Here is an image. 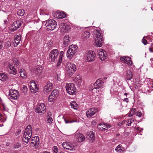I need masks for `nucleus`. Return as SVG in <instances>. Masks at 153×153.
<instances>
[{
    "label": "nucleus",
    "mask_w": 153,
    "mask_h": 153,
    "mask_svg": "<svg viewBox=\"0 0 153 153\" xmlns=\"http://www.w3.org/2000/svg\"><path fill=\"white\" fill-rule=\"evenodd\" d=\"M94 45L97 47H100L103 42L102 36L100 32L98 30L95 31L94 35Z\"/></svg>",
    "instance_id": "f257e3e1"
},
{
    "label": "nucleus",
    "mask_w": 153,
    "mask_h": 153,
    "mask_svg": "<svg viewBox=\"0 0 153 153\" xmlns=\"http://www.w3.org/2000/svg\"><path fill=\"white\" fill-rule=\"evenodd\" d=\"M65 70L66 74L69 76H71L76 71V66L73 63H67Z\"/></svg>",
    "instance_id": "f03ea898"
},
{
    "label": "nucleus",
    "mask_w": 153,
    "mask_h": 153,
    "mask_svg": "<svg viewBox=\"0 0 153 153\" xmlns=\"http://www.w3.org/2000/svg\"><path fill=\"white\" fill-rule=\"evenodd\" d=\"M32 135V128L31 126L28 125L26 128L24 133L23 141L26 143L28 142L29 140Z\"/></svg>",
    "instance_id": "7ed1b4c3"
},
{
    "label": "nucleus",
    "mask_w": 153,
    "mask_h": 153,
    "mask_svg": "<svg viewBox=\"0 0 153 153\" xmlns=\"http://www.w3.org/2000/svg\"><path fill=\"white\" fill-rule=\"evenodd\" d=\"M42 25L46 27V29L50 30H53L56 28L57 23L53 19H50L43 22Z\"/></svg>",
    "instance_id": "20e7f679"
},
{
    "label": "nucleus",
    "mask_w": 153,
    "mask_h": 153,
    "mask_svg": "<svg viewBox=\"0 0 153 153\" xmlns=\"http://www.w3.org/2000/svg\"><path fill=\"white\" fill-rule=\"evenodd\" d=\"M95 56L96 54L94 51H87L84 56V58L87 62H91L94 61Z\"/></svg>",
    "instance_id": "39448f33"
},
{
    "label": "nucleus",
    "mask_w": 153,
    "mask_h": 153,
    "mask_svg": "<svg viewBox=\"0 0 153 153\" xmlns=\"http://www.w3.org/2000/svg\"><path fill=\"white\" fill-rule=\"evenodd\" d=\"M78 47L76 45H72L70 46L67 51L66 55L69 59L71 58L77 52Z\"/></svg>",
    "instance_id": "423d86ee"
},
{
    "label": "nucleus",
    "mask_w": 153,
    "mask_h": 153,
    "mask_svg": "<svg viewBox=\"0 0 153 153\" xmlns=\"http://www.w3.org/2000/svg\"><path fill=\"white\" fill-rule=\"evenodd\" d=\"M59 55V51L57 49L51 50L49 53V60L51 62H56Z\"/></svg>",
    "instance_id": "0eeeda50"
},
{
    "label": "nucleus",
    "mask_w": 153,
    "mask_h": 153,
    "mask_svg": "<svg viewBox=\"0 0 153 153\" xmlns=\"http://www.w3.org/2000/svg\"><path fill=\"white\" fill-rule=\"evenodd\" d=\"M65 88L67 92L69 94L73 95L75 94L76 89L74 84L72 83L66 84L65 85Z\"/></svg>",
    "instance_id": "6e6552de"
},
{
    "label": "nucleus",
    "mask_w": 153,
    "mask_h": 153,
    "mask_svg": "<svg viewBox=\"0 0 153 153\" xmlns=\"http://www.w3.org/2000/svg\"><path fill=\"white\" fill-rule=\"evenodd\" d=\"M19 95L18 91L13 89L9 90V94L8 97L9 99L13 100H16Z\"/></svg>",
    "instance_id": "1a4fd4ad"
},
{
    "label": "nucleus",
    "mask_w": 153,
    "mask_h": 153,
    "mask_svg": "<svg viewBox=\"0 0 153 153\" xmlns=\"http://www.w3.org/2000/svg\"><path fill=\"white\" fill-rule=\"evenodd\" d=\"M30 90L32 93H35L38 91L39 88L36 82L33 80H31L29 84Z\"/></svg>",
    "instance_id": "9d476101"
},
{
    "label": "nucleus",
    "mask_w": 153,
    "mask_h": 153,
    "mask_svg": "<svg viewBox=\"0 0 153 153\" xmlns=\"http://www.w3.org/2000/svg\"><path fill=\"white\" fill-rule=\"evenodd\" d=\"M35 111L39 114H43L46 111V107L43 103L38 104L35 109Z\"/></svg>",
    "instance_id": "9b49d317"
},
{
    "label": "nucleus",
    "mask_w": 153,
    "mask_h": 153,
    "mask_svg": "<svg viewBox=\"0 0 153 153\" xmlns=\"http://www.w3.org/2000/svg\"><path fill=\"white\" fill-rule=\"evenodd\" d=\"M62 146L64 149L70 151L74 150L76 149L75 146L69 142H65L63 143Z\"/></svg>",
    "instance_id": "f8f14e48"
},
{
    "label": "nucleus",
    "mask_w": 153,
    "mask_h": 153,
    "mask_svg": "<svg viewBox=\"0 0 153 153\" xmlns=\"http://www.w3.org/2000/svg\"><path fill=\"white\" fill-rule=\"evenodd\" d=\"M97 52L100 59L102 61L105 60L106 58L107 53L106 51L102 49L97 50Z\"/></svg>",
    "instance_id": "ddd939ff"
},
{
    "label": "nucleus",
    "mask_w": 153,
    "mask_h": 153,
    "mask_svg": "<svg viewBox=\"0 0 153 153\" xmlns=\"http://www.w3.org/2000/svg\"><path fill=\"white\" fill-rule=\"evenodd\" d=\"M59 27L61 31L63 33L67 32L70 29V27L69 26L64 23H61Z\"/></svg>",
    "instance_id": "4468645a"
},
{
    "label": "nucleus",
    "mask_w": 153,
    "mask_h": 153,
    "mask_svg": "<svg viewBox=\"0 0 153 153\" xmlns=\"http://www.w3.org/2000/svg\"><path fill=\"white\" fill-rule=\"evenodd\" d=\"M75 138L77 142L81 143L84 140L85 137L83 134L80 133H77L75 134Z\"/></svg>",
    "instance_id": "2eb2a0df"
},
{
    "label": "nucleus",
    "mask_w": 153,
    "mask_h": 153,
    "mask_svg": "<svg viewBox=\"0 0 153 153\" xmlns=\"http://www.w3.org/2000/svg\"><path fill=\"white\" fill-rule=\"evenodd\" d=\"M73 81L77 86H80L82 83V77L80 75H76L74 78Z\"/></svg>",
    "instance_id": "dca6fc26"
},
{
    "label": "nucleus",
    "mask_w": 153,
    "mask_h": 153,
    "mask_svg": "<svg viewBox=\"0 0 153 153\" xmlns=\"http://www.w3.org/2000/svg\"><path fill=\"white\" fill-rule=\"evenodd\" d=\"M120 59L123 63H125L129 66H131L132 64V62L130 60V58L128 57L125 56L122 57Z\"/></svg>",
    "instance_id": "f3484780"
},
{
    "label": "nucleus",
    "mask_w": 153,
    "mask_h": 153,
    "mask_svg": "<svg viewBox=\"0 0 153 153\" xmlns=\"http://www.w3.org/2000/svg\"><path fill=\"white\" fill-rule=\"evenodd\" d=\"M97 111V109L96 108H91L86 112V115L88 117H91L94 115Z\"/></svg>",
    "instance_id": "a211bd4d"
},
{
    "label": "nucleus",
    "mask_w": 153,
    "mask_h": 153,
    "mask_svg": "<svg viewBox=\"0 0 153 153\" xmlns=\"http://www.w3.org/2000/svg\"><path fill=\"white\" fill-rule=\"evenodd\" d=\"M42 72V68L40 65H38L35 67L33 70V72L36 76H39Z\"/></svg>",
    "instance_id": "6ab92c4d"
},
{
    "label": "nucleus",
    "mask_w": 153,
    "mask_h": 153,
    "mask_svg": "<svg viewBox=\"0 0 153 153\" xmlns=\"http://www.w3.org/2000/svg\"><path fill=\"white\" fill-rule=\"evenodd\" d=\"M103 82L99 79H97L94 84V87L96 89L102 88L103 86Z\"/></svg>",
    "instance_id": "aec40b11"
},
{
    "label": "nucleus",
    "mask_w": 153,
    "mask_h": 153,
    "mask_svg": "<svg viewBox=\"0 0 153 153\" xmlns=\"http://www.w3.org/2000/svg\"><path fill=\"white\" fill-rule=\"evenodd\" d=\"M8 71L9 73L10 74L15 75L16 74L17 71L16 68L12 66L10 63L8 64Z\"/></svg>",
    "instance_id": "412c9836"
},
{
    "label": "nucleus",
    "mask_w": 153,
    "mask_h": 153,
    "mask_svg": "<svg viewBox=\"0 0 153 153\" xmlns=\"http://www.w3.org/2000/svg\"><path fill=\"white\" fill-rule=\"evenodd\" d=\"M39 138L37 136L32 137L31 138V146H36L39 143Z\"/></svg>",
    "instance_id": "4be33fe9"
},
{
    "label": "nucleus",
    "mask_w": 153,
    "mask_h": 153,
    "mask_svg": "<svg viewBox=\"0 0 153 153\" xmlns=\"http://www.w3.org/2000/svg\"><path fill=\"white\" fill-rule=\"evenodd\" d=\"M111 127V126L109 125L105 124V123L100 124L98 126V128L101 131H105Z\"/></svg>",
    "instance_id": "5701e85b"
},
{
    "label": "nucleus",
    "mask_w": 153,
    "mask_h": 153,
    "mask_svg": "<svg viewBox=\"0 0 153 153\" xmlns=\"http://www.w3.org/2000/svg\"><path fill=\"white\" fill-rule=\"evenodd\" d=\"M69 43V37L68 35H66L64 37L63 39V45L66 47Z\"/></svg>",
    "instance_id": "b1692460"
},
{
    "label": "nucleus",
    "mask_w": 153,
    "mask_h": 153,
    "mask_svg": "<svg viewBox=\"0 0 153 153\" xmlns=\"http://www.w3.org/2000/svg\"><path fill=\"white\" fill-rule=\"evenodd\" d=\"M52 84L50 82H48L44 88V90L46 92L51 91L52 89Z\"/></svg>",
    "instance_id": "393cba45"
},
{
    "label": "nucleus",
    "mask_w": 153,
    "mask_h": 153,
    "mask_svg": "<svg viewBox=\"0 0 153 153\" xmlns=\"http://www.w3.org/2000/svg\"><path fill=\"white\" fill-rule=\"evenodd\" d=\"M90 35V33L89 31H85L82 36V38L83 41L86 40L89 38Z\"/></svg>",
    "instance_id": "a878e982"
},
{
    "label": "nucleus",
    "mask_w": 153,
    "mask_h": 153,
    "mask_svg": "<svg viewBox=\"0 0 153 153\" xmlns=\"http://www.w3.org/2000/svg\"><path fill=\"white\" fill-rule=\"evenodd\" d=\"M8 78L7 75L4 73H0V80L3 81H7Z\"/></svg>",
    "instance_id": "bb28decb"
},
{
    "label": "nucleus",
    "mask_w": 153,
    "mask_h": 153,
    "mask_svg": "<svg viewBox=\"0 0 153 153\" xmlns=\"http://www.w3.org/2000/svg\"><path fill=\"white\" fill-rule=\"evenodd\" d=\"M21 36L20 35H15L14 38V41L15 44H16V46H17L20 43L21 41Z\"/></svg>",
    "instance_id": "cd10ccee"
},
{
    "label": "nucleus",
    "mask_w": 153,
    "mask_h": 153,
    "mask_svg": "<svg viewBox=\"0 0 153 153\" xmlns=\"http://www.w3.org/2000/svg\"><path fill=\"white\" fill-rule=\"evenodd\" d=\"M115 150L117 152L122 153L125 151V149L121 145H119L116 147Z\"/></svg>",
    "instance_id": "c85d7f7f"
},
{
    "label": "nucleus",
    "mask_w": 153,
    "mask_h": 153,
    "mask_svg": "<svg viewBox=\"0 0 153 153\" xmlns=\"http://www.w3.org/2000/svg\"><path fill=\"white\" fill-rule=\"evenodd\" d=\"M20 75L21 77L23 78H26L27 77V74L26 71L23 69L20 70L19 71Z\"/></svg>",
    "instance_id": "c756f323"
},
{
    "label": "nucleus",
    "mask_w": 153,
    "mask_h": 153,
    "mask_svg": "<svg viewBox=\"0 0 153 153\" xmlns=\"http://www.w3.org/2000/svg\"><path fill=\"white\" fill-rule=\"evenodd\" d=\"M88 135L89 137L90 140L92 142H93L95 139V136L93 132L90 131L88 132Z\"/></svg>",
    "instance_id": "7c9ffc66"
},
{
    "label": "nucleus",
    "mask_w": 153,
    "mask_h": 153,
    "mask_svg": "<svg viewBox=\"0 0 153 153\" xmlns=\"http://www.w3.org/2000/svg\"><path fill=\"white\" fill-rule=\"evenodd\" d=\"M63 51H61L59 53V58L58 59V60L57 62V65L58 66L61 63L62 61V55L63 54Z\"/></svg>",
    "instance_id": "2f4dec72"
},
{
    "label": "nucleus",
    "mask_w": 153,
    "mask_h": 153,
    "mask_svg": "<svg viewBox=\"0 0 153 153\" xmlns=\"http://www.w3.org/2000/svg\"><path fill=\"white\" fill-rule=\"evenodd\" d=\"M21 21L19 20L15 21L14 22L12 25L18 29L21 26Z\"/></svg>",
    "instance_id": "473e14b6"
},
{
    "label": "nucleus",
    "mask_w": 153,
    "mask_h": 153,
    "mask_svg": "<svg viewBox=\"0 0 153 153\" xmlns=\"http://www.w3.org/2000/svg\"><path fill=\"white\" fill-rule=\"evenodd\" d=\"M132 77V73L130 71L128 70L127 71L126 78L128 80H129L131 79Z\"/></svg>",
    "instance_id": "72a5a7b5"
},
{
    "label": "nucleus",
    "mask_w": 153,
    "mask_h": 153,
    "mask_svg": "<svg viewBox=\"0 0 153 153\" xmlns=\"http://www.w3.org/2000/svg\"><path fill=\"white\" fill-rule=\"evenodd\" d=\"M59 94V91L57 89H54L52 92L51 95L56 98L58 97Z\"/></svg>",
    "instance_id": "f704fd0d"
},
{
    "label": "nucleus",
    "mask_w": 153,
    "mask_h": 153,
    "mask_svg": "<svg viewBox=\"0 0 153 153\" xmlns=\"http://www.w3.org/2000/svg\"><path fill=\"white\" fill-rule=\"evenodd\" d=\"M44 46L45 47H47L48 49L50 48L52 46V42L50 40L47 41V42L45 44Z\"/></svg>",
    "instance_id": "c9c22d12"
},
{
    "label": "nucleus",
    "mask_w": 153,
    "mask_h": 153,
    "mask_svg": "<svg viewBox=\"0 0 153 153\" xmlns=\"http://www.w3.org/2000/svg\"><path fill=\"white\" fill-rule=\"evenodd\" d=\"M70 105L72 108H73L74 109H77L78 105L77 103L75 102H71Z\"/></svg>",
    "instance_id": "e433bc0d"
},
{
    "label": "nucleus",
    "mask_w": 153,
    "mask_h": 153,
    "mask_svg": "<svg viewBox=\"0 0 153 153\" xmlns=\"http://www.w3.org/2000/svg\"><path fill=\"white\" fill-rule=\"evenodd\" d=\"M63 119H64L65 123H73L74 122H76V121H70V118L69 117H68L66 118H65L64 117H63Z\"/></svg>",
    "instance_id": "4c0bfd02"
},
{
    "label": "nucleus",
    "mask_w": 153,
    "mask_h": 153,
    "mask_svg": "<svg viewBox=\"0 0 153 153\" xmlns=\"http://www.w3.org/2000/svg\"><path fill=\"white\" fill-rule=\"evenodd\" d=\"M25 11L23 9H19L17 11V14L20 16H22L25 14Z\"/></svg>",
    "instance_id": "58836bf2"
},
{
    "label": "nucleus",
    "mask_w": 153,
    "mask_h": 153,
    "mask_svg": "<svg viewBox=\"0 0 153 153\" xmlns=\"http://www.w3.org/2000/svg\"><path fill=\"white\" fill-rule=\"evenodd\" d=\"M66 17V15L63 12H61L58 14V18L59 19H62Z\"/></svg>",
    "instance_id": "ea45409f"
},
{
    "label": "nucleus",
    "mask_w": 153,
    "mask_h": 153,
    "mask_svg": "<svg viewBox=\"0 0 153 153\" xmlns=\"http://www.w3.org/2000/svg\"><path fill=\"white\" fill-rule=\"evenodd\" d=\"M56 98V97H54L51 94L48 97V101L49 102H53Z\"/></svg>",
    "instance_id": "a19ab883"
},
{
    "label": "nucleus",
    "mask_w": 153,
    "mask_h": 153,
    "mask_svg": "<svg viewBox=\"0 0 153 153\" xmlns=\"http://www.w3.org/2000/svg\"><path fill=\"white\" fill-rule=\"evenodd\" d=\"M6 120V117L4 116H3V115L0 114V122H4Z\"/></svg>",
    "instance_id": "79ce46f5"
},
{
    "label": "nucleus",
    "mask_w": 153,
    "mask_h": 153,
    "mask_svg": "<svg viewBox=\"0 0 153 153\" xmlns=\"http://www.w3.org/2000/svg\"><path fill=\"white\" fill-rule=\"evenodd\" d=\"M134 121V120L133 119H129L128 120L127 123L126 125L128 126H130L131 123Z\"/></svg>",
    "instance_id": "37998d69"
},
{
    "label": "nucleus",
    "mask_w": 153,
    "mask_h": 153,
    "mask_svg": "<svg viewBox=\"0 0 153 153\" xmlns=\"http://www.w3.org/2000/svg\"><path fill=\"white\" fill-rule=\"evenodd\" d=\"M135 111V109L134 108H132L128 116L130 117L132 116L134 114Z\"/></svg>",
    "instance_id": "c03bdc74"
},
{
    "label": "nucleus",
    "mask_w": 153,
    "mask_h": 153,
    "mask_svg": "<svg viewBox=\"0 0 153 153\" xmlns=\"http://www.w3.org/2000/svg\"><path fill=\"white\" fill-rule=\"evenodd\" d=\"M47 123L49 124V125H51L53 121V119L51 117H49L47 120Z\"/></svg>",
    "instance_id": "a18cd8bd"
},
{
    "label": "nucleus",
    "mask_w": 153,
    "mask_h": 153,
    "mask_svg": "<svg viewBox=\"0 0 153 153\" xmlns=\"http://www.w3.org/2000/svg\"><path fill=\"white\" fill-rule=\"evenodd\" d=\"M21 146L20 143H17L13 145L14 148L15 149H18Z\"/></svg>",
    "instance_id": "49530a36"
},
{
    "label": "nucleus",
    "mask_w": 153,
    "mask_h": 153,
    "mask_svg": "<svg viewBox=\"0 0 153 153\" xmlns=\"http://www.w3.org/2000/svg\"><path fill=\"white\" fill-rule=\"evenodd\" d=\"M18 28L15 27L12 24L11 26V27L10 30L11 31H14L17 30Z\"/></svg>",
    "instance_id": "de8ad7c7"
},
{
    "label": "nucleus",
    "mask_w": 153,
    "mask_h": 153,
    "mask_svg": "<svg viewBox=\"0 0 153 153\" xmlns=\"http://www.w3.org/2000/svg\"><path fill=\"white\" fill-rule=\"evenodd\" d=\"M13 62L16 65H19V62L18 61L17 59L14 58L13 59Z\"/></svg>",
    "instance_id": "09e8293b"
},
{
    "label": "nucleus",
    "mask_w": 153,
    "mask_h": 153,
    "mask_svg": "<svg viewBox=\"0 0 153 153\" xmlns=\"http://www.w3.org/2000/svg\"><path fill=\"white\" fill-rule=\"evenodd\" d=\"M54 153H58V149L57 146H54L53 148Z\"/></svg>",
    "instance_id": "8fccbe9b"
},
{
    "label": "nucleus",
    "mask_w": 153,
    "mask_h": 153,
    "mask_svg": "<svg viewBox=\"0 0 153 153\" xmlns=\"http://www.w3.org/2000/svg\"><path fill=\"white\" fill-rule=\"evenodd\" d=\"M142 115V113H141L140 111H138L136 113V115L139 117H141Z\"/></svg>",
    "instance_id": "3c124183"
},
{
    "label": "nucleus",
    "mask_w": 153,
    "mask_h": 153,
    "mask_svg": "<svg viewBox=\"0 0 153 153\" xmlns=\"http://www.w3.org/2000/svg\"><path fill=\"white\" fill-rule=\"evenodd\" d=\"M145 37H144L143 38L142 40V42L144 45H146L147 44V40L146 39H144V38H145Z\"/></svg>",
    "instance_id": "603ef678"
},
{
    "label": "nucleus",
    "mask_w": 153,
    "mask_h": 153,
    "mask_svg": "<svg viewBox=\"0 0 153 153\" xmlns=\"http://www.w3.org/2000/svg\"><path fill=\"white\" fill-rule=\"evenodd\" d=\"M149 49L150 52H153V46H150L149 48Z\"/></svg>",
    "instance_id": "864d4df0"
},
{
    "label": "nucleus",
    "mask_w": 153,
    "mask_h": 153,
    "mask_svg": "<svg viewBox=\"0 0 153 153\" xmlns=\"http://www.w3.org/2000/svg\"><path fill=\"white\" fill-rule=\"evenodd\" d=\"M6 45L7 47H10L11 45V43L10 42H7L6 43Z\"/></svg>",
    "instance_id": "5fc2aeb1"
},
{
    "label": "nucleus",
    "mask_w": 153,
    "mask_h": 153,
    "mask_svg": "<svg viewBox=\"0 0 153 153\" xmlns=\"http://www.w3.org/2000/svg\"><path fill=\"white\" fill-rule=\"evenodd\" d=\"M125 122L124 121H122L121 123H119L118 124V126H121L125 124Z\"/></svg>",
    "instance_id": "6e6d98bb"
},
{
    "label": "nucleus",
    "mask_w": 153,
    "mask_h": 153,
    "mask_svg": "<svg viewBox=\"0 0 153 153\" xmlns=\"http://www.w3.org/2000/svg\"><path fill=\"white\" fill-rule=\"evenodd\" d=\"M52 115L51 113L50 112H48L47 113V116L48 117H51Z\"/></svg>",
    "instance_id": "4d7b16f0"
},
{
    "label": "nucleus",
    "mask_w": 153,
    "mask_h": 153,
    "mask_svg": "<svg viewBox=\"0 0 153 153\" xmlns=\"http://www.w3.org/2000/svg\"><path fill=\"white\" fill-rule=\"evenodd\" d=\"M3 47V43L1 42H0V49Z\"/></svg>",
    "instance_id": "13d9d810"
},
{
    "label": "nucleus",
    "mask_w": 153,
    "mask_h": 153,
    "mask_svg": "<svg viewBox=\"0 0 153 153\" xmlns=\"http://www.w3.org/2000/svg\"><path fill=\"white\" fill-rule=\"evenodd\" d=\"M123 101L126 102H128V99L127 98H125L123 100Z\"/></svg>",
    "instance_id": "bf43d9fd"
},
{
    "label": "nucleus",
    "mask_w": 153,
    "mask_h": 153,
    "mask_svg": "<svg viewBox=\"0 0 153 153\" xmlns=\"http://www.w3.org/2000/svg\"><path fill=\"white\" fill-rule=\"evenodd\" d=\"M23 88L25 90V91H27V88L26 86L24 85Z\"/></svg>",
    "instance_id": "052dcab7"
},
{
    "label": "nucleus",
    "mask_w": 153,
    "mask_h": 153,
    "mask_svg": "<svg viewBox=\"0 0 153 153\" xmlns=\"http://www.w3.org/2000/svg\"><path fill=\"white\" fill-rule=\"evenodd\" d=\"M40 153H51L50 152L47 151H44L41 152Z\"/></svg>",
    "instance_id": "680f3d73"
},
{
    "label": "nucleus",
    "mask_w": 153,
    "mask_h": 153,
    "mask_svg": "<svg viewBox=\"0 0 153 153\" xmlns=\"http://www.w3.org/2000/svg\"><path fill=\"white\" fill-rule=\"evenodd\" d=\"M135 128L136 130H137V131H140V128H139V127H136Z\"/></svg>",
    "instance_id": "e2e57ef3"
},
{
    "label": "nucleus",
    "mask_w": 153,
    "mask_h": 153,
    "mask_svg": "<svg viewBox=\"0 0 153 153\" xmlns=\"http://www.w3.org/2000/svg\"><path fill=\"white\" fill-rule=\"evenodd\" d=\"M90 89L91 90L92 89H93V88H92V86H91L90 87Z\"/></svg>",
    "instance_id": "0e129e2a"
},
{
    "label": "nucleus",
    "mask_w": 153,
    "mask_h": 153,
    "mask_svg": "<svg viewBox=\"0 0 153 153\" xmlns=\"http://www.w3.org/2000/svg\"><path fill=\"white\" fill-rule=\"evenodd\" d=\"M7 22V20H4V23L6 24V22Z\"/></svg>",
    "instance_id": "69168bd1"
},
{
    "label": "nucleus",
    "mask_w": 153,
    "mask_h": 153,
    "mask_svg": "<svg viewBox=\"0 0 153 153\" xmlns=\"http://www.w3.org/2000/svg\"><path fill=\"white\" fill-rule=\"evenodd\" d=\"M143 130V129L142 128H140V131H141Z\"/></svg>",
    "instance_id": "338daca9"
},
{
    "label": "nucleus",
    "mask_w": 153,
    "mask_h": 153,
    "mask_svg": "<svg viewBox=\"0 0 153 153\" xmlns=\"http://www.w3.org/2000/svg\"><path fill=\"white\" fill-rule=\"evenodd\" d=\"M150 61H151V62H153V58H151L150 59Z\"/></svg>",
    "instance_id": "774afa93"
}]
</instances>
